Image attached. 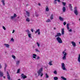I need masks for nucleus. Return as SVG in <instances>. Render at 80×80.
Segmentation results:
<instances>
[{"label": "nucleus", "mask_w": 80, "mask_h": 80, "mask_svg": "<svg viewBox=\"0 0 80 80\" xmlns=\"http://www.w3.org/2000/svg\"><path fill=\"white\" fill-rule=\"evenodd\" d=\"M26 32L27 33V35H28V34L30 33V31L28 30H26Z\"/></svg>", "instance_id": "obj_27"}, {"label": "nucleus", "mask_w": 80, "mask_h": 80, "mask_svg": "<svg viewBox=\"0 0 80 80\" xmlns=\"http://www.w3.org/2000/svg\"><path fill=\"white\" fill-rule=\"evenodd\" d=\"M40 80H42V79H41Z\"/></svg>", "instance_id": "obj_59"}, {"label": "nucleus", "mask_w": 80, "mask_h": 80, "mask_svg": "<svg viewBox=\"0 0 80 80\" xmlns=\"http://www.w3.org/2000/svg\"><path fill=\"white\" fill-rule=\"evenodd\" d=\"M74 12L76 15H78V11L77 9V7H75L74 8Z\"/></svg>", "instance_id": "obj_5"}, {"label": "nucleus", "mask_w": 80, "mask_h": 80, "mask_svg": "<svg viewBox=\"0 0 80 80\" xmlns=\"http://www.w3.org/2000/svg\"><path fill=\"white\" fill-rule=\"evenodd\" d=\"M7 78L8 80L10 79V74H9V73L8 72H7Z\"/></svg>", "instance_id": "obj_11"}, {"label": "nucleus", "mask_w": 80, "mask_h": 80, "mask_svg": "<svg viewBox=\"0 0 80 80\" xmlns=\"http://www.w3.org/2000/svg\"><path fill=\"white\" fill-rule=\"evenodd\" d=\"M10 41H12L13 42H14V39L13 38H11Z\"/></svg>", "instance_id": "obj_39"}, {"label": "nucleus", "mask_w": 80, "mask_h": 80, "mask_svg": "<svg viewBox=\"0 0 80 80\" xmlns=\"http://www.w3.org/2000/svg\"><path fill=\"white\" fill-rule=\"evenodd\" d=\"M38 5H39V6H40V5H41V4H40V3H39L38 4Z\"/></svg>", "instance_id": "obj_48"}, {"label": "nucleus", "mask_w": 80, "mask_h": 80, "mask_svg": "<svg viewBox=\"0 0 80 80\" xmlns=\"http://www.w3.org/2000/svg\"><path fill=\"white\" fill-rule=\"evenodd\" d=\"M69 7L70 8V10H71V11H72V4H69Z\"/></svg>", "instance_id": "obj_17"}, {"label": "nucleus", "mask_w": 80, "mask_h": 80, "mask_svg": "<svg viewBox=\"0 0 80 80\" xmlns=\"http://www.w3.org/2000/svg\"><path fill=\"white\" fill-rule=\"evenodd\" d=\"M62 11L63 12H65L66 11V8L65 7H63L62 8Z\"/></svg>", "instance_id": "obj_19"}, {"label": "nucleus", "mask_w": 80, "mask_h": 80, "mask_svg": "<svg viewBox=\"0 0 80 80\" xmlns=\"http://www.w3.org/2000/svg\"><path fill=\"white\" fill-rule=\"evenodd\" d=\"M28 36L29 38H31L32 34H31V33H30L29 34H28Z\"/></svg>", "instance_id": "obj_24"}, {"label": "nucleus", "mask_w": 80, "mask_h": 80, "mask_svg": "<svg viewBox=\"0 0 80 80\" xmlns=\"http://www.w3.org/2000/svg\"><path fill=\"white\" fill-rule=\"evenodd\" d=\"M3 76V73L2 72H1V71L0 70V77H2Z\"/></svg>", "instance_id": "obj_14"}, {"label": "nucleus", "mask_w": 80, "mask_h": 80, "mask_svg": "<svg viewBox=\"0 0 80 80\" xmlns=\"http://www.w3.org/2000/svg\"><path fill=\"white\" fill-rule=\"evenodd\" d=\"M2 68V66H1V64H0V68Z\"/></svg>", "instance_id": "obj_50"}, {"label": "nucleus", "mask_w": 80, "mask_h": 80, "mask_svg": "<svg viewBox=\"0 0 80 80\" xmlns=\"http://www.w3.org/2000/svg\"><path fill=\"white\" fill-rule=\"evenodd\" d=\"M1 2H2V5L5 6V0H2L1 1Z\"/></svg>", "instance_id": "obj_21"}, {"label": "nucleus", "mask_w": 80, "mask_h": 80, "mask_svg": "<svg viewBox=\"0 0 80 80\" xmlns=\"http://www.w3.org/2000/svg\"><path fill=\"white\" fill-rule=\"evenodd\" d=\"M50 19V20H53V14H51Z\"/></svg>", "instance_id": "obj_18"}, {"label": "nucleus", "mask_w": 80, "mask_h": 80, "mask_svg": "<svg viewBox=\"0 0 80 80\" xmlns=\"http://www.w3.org/2000/svg\"><path fill=\"white\" fill-rule=\"evenodd\" d=\"M61 68L63 70H67V69L65 68V64L63 63H62L61 64Z\"/></svg>", "instance_id": "obj_4"}, {"label": "nucleus", "mask_w": 80, "mask_h": 80, "mask_svg": "<svg viewBox=\"0 0 80 80\" xmlns=\"http://www.w3.org/2000/svg\"><path fill=\"white\" fill-rule=\"evenodd\" d=\"M61 78L63 80H67V78H66L64 77L63 76H61Z\"/></svg>", "instance_id": "obj_29"}, {"label": "nucleus", "mask_w": 80, "mask_h": 80, "mask_svg": "<svg viewBox=\"0 0 80 80\" xmlns=\"http://www.w3.org/2000/svg\"><path fill=\"white\" fill-rule=\"evenodd\" d=\"M2 28H3V29H4V30H6V28H5V27L2 26Z\"/></svg>", "instance_id": "obj_43"}, {"label": "nucleus", "mask_w": 80, "mask_h": 80, "mask_svg": "<svg viewBox=\"0 0 80 80\" xmlns=\"http://www.w3.org/2000/svg\"><path fill=\"white\" fill-rule=\"evenodd\" d=\"M18 80H21L20 79H18Z\"/></svg>", "instance_id": "obj_57"}, {"label": "nucleus", "mask_w": 80, "mask_h": 80, "mask_svg": "<svg viewBox=\"0 0 80 80\" xmlns=\"http://www.w3.org/2000/svg\"><path fill=\"white\" fill-rule=\"evenodd\" d=\"M66 22H63L64 25H66Z\"/></svg>", "instance_id": "obj_45"}, {"label": "nucleus", "mask_w": 80, "mask_h": 80, "mask_svg": "<svg viewBox=\"0 0 80 80\" xmlns=\"http://www.w3.org/2000/svg\"><path fill=\"white\" fill-rule=\"evenodd\" d=\"M46 22L47 23L50 22H51V20H50V19H48L46 20Z\"/></svg>", "instance_id": "obj_23"}, {"label": "nucleus", "mask_w": 80, "mask_h": 80, "mask_svg": "<svg viewBox=\"0 0 80 80\" xmlns=\"http://www.w3.org/2000/svg\"><path fill=\"white\" fill-rule=\"evenodd\" d=\"M67 28L68 29V32H72V29H70L69 30V24L68 23L67 25Z\"/></svg>", "instance_id": "obj_6"}, {"label": "nucleus", "mask_w": 80, "mask_h": 80, "mask_svg": "<svg viewBox=\"0 0 80 80\" xmlns=\"http://www.w3.org/2000/svg\"><path fill=\"white\" fill-rule=\"evenodd\" d=\"M25 17H26V18H27V16H25Z\"/></svg>", "instance_id": "obj_58"}, {"label": "nucleus", "mask_w": 80, "mask_h": 80, "mask_svg": "<svg viewBox=\"0 0 80 80\" xmlns=\"http://www.w3.org/2000/svg\"><path fill=\"white\" fill-rule=\"evenodd\" d=\"M28 6H29V5L28 4H27L26 5V7H28Z\"/></svg>", "instance_id": "obj_51"}, {"label": "nucleus", "mask_w": 80, "mask_h": 80, "mask_svg": "<svg viewBox=\"0 0 80 80\" xmlns=\"http://www.w3.org/2000/svg\"><path fill=\"white\" fill-rule=\"evenodd\" d=\"M52 61H50L49 62V64L50 65H52Z\"/></svg>", "instance_id": "obj_38"}, {"label": "nucleus", "mask_w": 80, "mask_h": 80, "mask_svg": "<svg viewBox=\"0 0 80 80\" xmlns=\"http://www.w3.org/2000/svg\"><path fill=\"white\" fill-rule=\"evenodd\" d=\"M38 14H36V17H38Z\"/></svg>", "instance_id": "obj_49"}, {"label": "nucleus", "mask_w": 80, "mask_h": 80, "mask_svg": "<svg viewBox=\"0 0 80 80\" xmlns=\"http://www.w3.org/2000/svg\"><path fill=\"white\" fill-rule=\"evenodd\" d=\"M31 31L32 32H33V29H31Z\"/></svg>", "instance_id": "obj_46"}, {"label": "nucleus", "mask_w": 80, "mask_h": 80, "mask_svg": "<svg viewBox=\"0 0 80 80\" xmlns=\"http://www.w3.org/2000/svg\"><path fill=\"white\" fill-rule=\"evenodd\" d=\"M38 32V34L40 35V29H38L36 30V31H35V34L37 33Z\"/></svg>", "instance_id": "obj_10"}, {"label": "nucleus", "mask_w": 80, "mask_h": 80, "mask_svg": "<svg viewBox=\"0 0 80 80\" xmlns=\"http://www.w3.org/2000/svg\"><path fill=\"white\" fill-rule=\"evenodd\" d=\"M73 32H74V33H75V31H73Z\"/></svg>", "instance_id": "obj_56"}, {"label": "nucleus", "mask_w": 80, "mask_h": 80, "mask_svg": "<svg viewBox=\"0 0 80 80\" xmlns=\"http://www.w3.org/2000/svg\"><path fill=\"white\" fill-rule=\"evenodd\" d=\"M5 66L4 67V70L5 72V71L6 70V68H7V64H5Z\"/></svg>", "instance_id": "obj_34"}, {"label": "nucleus", "mask_w": 80, "mask_h": 80, "mask_svg": "<svg viewBox=\"0 0 80 80\" xmlns=\"http://www.w3.org/2000/svg\"><path fill=\"white\" fill-rule=\"evenodd\" d=\"M62 35L61 33H56V35L55 36V37H60Z\"/></svg>", "instance_id": "obj_9"}, {"label": "nucleus", "mask_w": 80, "mask_h": 80, "mask_svg": "<svg viewBox=\"0 0 80 80\" xmlns=\"http://www.w3.org/2000/svg\"><path fill=\"white\" fill-rule=\"evenodd\" d=\"M26 15L28 17H30V12L28 11H26Z\"/></svg>", "instance_id": "obj_12"}, {"label": "nucleus", "mask_w": 80, "mask_h": 80, "mask_svg": "<svg viewBox=\"0 0 80 80\" xmlns=\"http://www.w3.org/2000/svg\"><path fill=\"white\" fill-rule=\"evenodd\" d=\"M32 58H36V57H37V55L34 54H33L32 56Z\"/></svg>", "instance_id": "obj_28"}, {"label": "nucleus", "mask_w": 80, "mask_h": 80, "mask_svg": "<svg viewBox=\"0 0 80 80\" xmlns=\"http://www.w3.org/2000/svg\"><path fill=\"white\" fill-rule=\"evenodd\" d=\"M12 52V51H11V52Z\"/></svg>", "instance_id": "obj_60"}, {"label": "nucleus", "mask_w": 80, "mask_h": 80, "mask_svg": "<svg viewBox=\"0 0 80 80\" xmlns=\"http://www.w3.org/2000/svg\"><path fill=\"white\" fill-rule=\"evenodd\" d=\"M12 57L14 58V59H15V56L13 55H12Z\"/></svg>", "instance_id": "obj_41"}, {"label": "nucleus", "mask_w": 80, "mask_h": 80, "mask_svg": "<svg viewBox=\"0 0 80 80\" xmlns=\"http://www.w3.org/2000/svg\"><path fill=\"white\" fill-rule=\"evenodd\" d=\"M14 32H15V30H13L12 32V33H14Z\"/></svg>", "instance_id": "obj_47"}, {"label": "nucleus", "mask_w": 80, "mask_h": 80, "mask_svg": "<svg viewBox=\"0 0 80 80\" xmlns=\"http://www.w3.org/2000/svg\"><path fill=\"white\" fill-rule=\"evenodd\" d=\"M54 4H57V1L55 0L54 2Z\"/></svg>", "instance_id": "obj_42"}, {"label": "nucleus", "mask_w": 80, "mask_h": 80, "mask_svg": "<svg viewBox=\"0 0 80 80\" xmlns=\"http://www.w3.org/2000/svg\"><path fill=\"white\" fill-rule=\"evenodd\" d=\"M35 50L36 52H38L39 53H40V51L38 49L36 48L35 49Z\"/></svg>", "instance_id": "obj_30"}, {"label": "nucleus", "mask_w": 80, "mask_h": 80, "mask_svg": "<svg viewBox=\"0 0 80 80\" xmlns=\"http://www.w3.org/2000/svg\"><path fill=\"white\" fill-rule=\"evenodd\" d=\"M36 43L37 44L38 47H40V44L38 42H37Z\"/></svg>", "instance_id": "obj_40"}, {"label": "nucleus", "mask_w": 80, "mask_h": 80, "mask_svg": "<svg viewBox=\"0 0 80 80\" xmlns=\"http://www.w3.org/2000/svg\"><path fill=\"white\" fill-rule=\"evenodd\" d=\"M40 58V57L39 56H38L37 57V58H36L37 60H38V59H39Z\"/></svg>", "instance_id": "obj_44"}, {"label": "nucleus", "mask_w": 80, "mask_h": 80, "mask_svg": "<svg viewBox=\"0 0 80 80\" xmlns=\"http://www.w3.org/2000/svg\"><path fill=\"white\" fill-rule=\"evenodd\" d=\"M46 11L47 12H48L49 11V9L48 8V6H47L46 8Z\"/></svg>", "instance_id": "obj_31"}, {"label": "nucleus", "mask_w": 80, "mask_h": 80, "mask_svg": "<svg viewBox=\"0 0 80 80\" xmlns=\"http://www.w3.org/2000/svg\"><path fill=\"white\" fill-rule=\"evenodd\" d=\"M78 62L80 63V54L79 55V56L78 57Z\"/></svg>", "instance_id": "obj_25"}, {"label": "nucleus", "mask_w": 80, "mask_h": 80, "mask_svg": "<svg viewBox=\"0 0 80 80\" xmlns=\"http://www.w3.org/2000/svg\"><path fill=\"white\" fill-rule=\"evenodd\" d=\"M56 40L59 43H62L63 41L62 39L60 38V37H58L56 38Z\"/></svg>", "instance_id": "obj_2"}, {"label": "nucleus", "mask_w": 80, "mask_h": 80, "mask_svg": "<svg viewBox=\"0 0 80 80\" xmlns=\"http://www.w3.org/2000/svg\"><path fill=\"white\" fill-rule=\"evenodd\" d=\"M20 18V17H18V18Z\"/></svg>", "instance_id": "obj_55"}, {"label": "nucleus", "mask_w": 80, "mask_h": 80, "mask_svg": "<svg viewBox=\"0 0 80 80\" xmlns=\"http://www.w3.org/2000/svg\"><path fill=\"white\" fill-rule=\"evenodd\" d=\"M22 77V78L23 79H25V78H27V77L26 75H25L23 74H22L21 75Z\"/></svg>", "instance_id": "obj_7"}, {"label": "nucleus", "mask_w": 80, "mask_h": 80, "mask_svg": "<svg viewBox=\"0 0 80 80\" xmlns=\"http://www.w3.org/2000/svg\"><path fill=\"white\" fill-rule=\"evenodd\" d=\"M26 21L28 22H30V18H27L26 19Z\"/></svg>", "instance_id": "obj_22"}, {"label": "nucleus", "mask_w": 80, "mask_h": 80, "mask_svg": "<svg viewBox=\"0 0 80 80\" xmlns=\"http://www.w3.org/2000/svg\"><path fill=\"white\" fill-rule=\"evenodd\" d=\"M71 43L73 46L74 47H76V43H75V42H72Z\"/></svg>", "instance_id": "obj_16"}, {"label": "nucleus", "mask_w": 80, "mask_h": 80, "mask_svg": "<svg viewBox=\"0 0 80 80\" xmlns=\"http://www.w3.org/2000/svg\"><path fill=\"white\" fill-rule=\"evenodd\" d=\"M65 50L64 51L62 52V54H63V57L62 58L63 60H66V56H67V53L65 52Z\"/></svg>", "instance_id": "obj_3"}, {"label": "nucleus", "mask_w": 80, "mask_h": 80, "mask_svg": "<svg viewBox=\"0 0 80 80\" xmlns=\"http://www.w3.org/2000/svg\"><path fill=\"white\" fill-rule=\"evenodd\" d=\"M42 71H43V68H41L38 70V76H39V75H40V77H42L43 75V74L42 73Z\"/></svg>", "instance_id": "obj_1"}, {"label": "nucleus", "mask_w": 80, "mask_h": 80, "mask_svg": "<svg viewBox=\"0 0 80 80\" xmlns=\"http://www.w3.org/2000/svg\"><path fill=\"white\" fill-rule=\"evenodd\" d=\"M59 19L60 21H63L64 18L61 17V16H59Z\"/></svg>", "instance_id": "obj_15"}, {"label": "nucleus", "mask_w": 80, "mask_h": 80, "mask_svg": "<svg viewBox=\"0 0 80 80\" xmlns=\"http://www.w3.org/2000/svg\"><path fill=\"white\" fill-rule=\"evenodd\" d=\"M5 53H7V52H6V51H5Z\"/></svg>", "instance_id": "obj_52"}, {"label": "nucleus", "mask_w": 80, "mask_h": 80, "mask_svg": "<svg viewBox=\"0 0 80 80\" xmlns=\"http://www.w3.org/2000/svg\"><path fill=\"white\" fill-rule=\"evenodd\" d=\"M45 76H46V78H48V77H49V76L48 75V74H47V73L45 74Z\"/></svg>", "instance_id": "obj_32"}, {"label": "nucleus", "mask_w": 80, "mask_h": 80, "mask_svg": "<svg viewBox=\"0 0 80 80\" xmlns=\"http://www.w3.org/2000/svg\"><path fill=\"white\" fill-rule=\"evenodd\" d=\"M4 45H5V47L7 48H9V46L10 45L7 44H4Z\"/></svg>", "instance_id": "obj_26"}, {"label": "nucleus", "mask_w": 80, "mask_h": 80, "mask_svg": "<svg viewBox=\"0 0 80 80\" xmlns=\"http://www.w3.org/2000/svg\"><path fill=\"white\" fill-rule=\"evenodd\" d=\"M62 3L63 6H65V5H66V2H62Z\"/></svg>", "instance_id": "obj_35"}, {"label": "nucleus", "mask_w": 80, "mask_h": 80, "mask_svg": "<svg viewBox=\"0 0 80 80\" xmlns=\"http://www.w3.org/2000/svg\"><path fill=\"white\" fill-rule=\"evenodd\" d=\"M20 61L19 60L16 61V66H18V65H19V64H20Z\"/></svg>", "instance_id": "obj_13"}, {"label": "nucleus", "mask_w": 80, "mask_h": 80, "mask_svg": "<svg viewBox=\"0 0 80 80\" xmlns=\"http://www.w3.org/2000/svg\"><path fill=\"white\" fill-rule=\"evenodd\" d=\"M54 30H56V28H54Z\"/></svg>", "instance_id": "obj_53"}, {"label": "nucleus", "mask_w": 80, "mask_h": 80, "mask_svg": "<svg viewBox=\"0 0 80 80\" xmlns=\"http://www.w3.org/2000/svg\"><path fill=\"white\" fill-rule=\"evenodd\" d=\"M3 77L4 78H5V77L3 76Z\"/></svg>", "instance_id": "obj_54"}, {"label": "nucleus", "mask_w": 80, "mask_h": 80, "mask_svg": "<svg viewBox=\"0 0 80 80\" xmlns=\"http://www.w3.org/2000/svg\"><path fill=\"white\" fill-rule=\"evenodd\" d=\"M20 69H18V70H17V73H20Z\"/></svg>", "instance_id": "obj_37"}, {"label": "nucleus", "mask_w": 80, "mask_h": 80, "mask_svg": "<svg viewBox=\"0 0 80 80\" xmlns=\"http://www.w3.org/2000/svg\"><path fill=\"white\" fill-rule=\"evenodd\" d=\"M53 73L54 74H55L56 75H57V72L56 70L54 71Z\"/></svg>", "instance_id": "obj_36"}, {"label": "nucleus", "mask_w": 80, "mask_h": 80, "mask_svg": "<svg viewBox=\"0 0 80 80\" xmlns=\"http://www.w3.org/2000/svg\"><path fill=\"white\" fill-rule=\"evenodd\" d=\"M17 15L16 14H14V16H11V20H13V18H15L16 17H17Z\"/></svg>", "instance_id": "obj_8"}, {"label": "nucleus", "mask_w": 80, "mask_h": 80, "mask_svg": "<svg viewBox=\"0 0 80 80\" xmlns=\"http://www.w3.org/2000/svg\"><path fill=\"white\" fill-rule=\"evenodd\" d=\"M58 79V78L57 77H54V80H57Z\"/></svg>", "instance_id": "obj_33"}, {"label": "nucleus", "mask_w": 80, "mask_h": 80, "mask_svg": "<svg viewBox=\"0 0 80 80\" xmlns=\"http://www.w3.org/2000/svg\"><path fill=\"white\" fill-rule=\"evenodd\" d=\"M64 33H65V31H64V28H63L62 29V35H64Z\"/></svg>", "instance_id": "obj_20"}]
</instances>
